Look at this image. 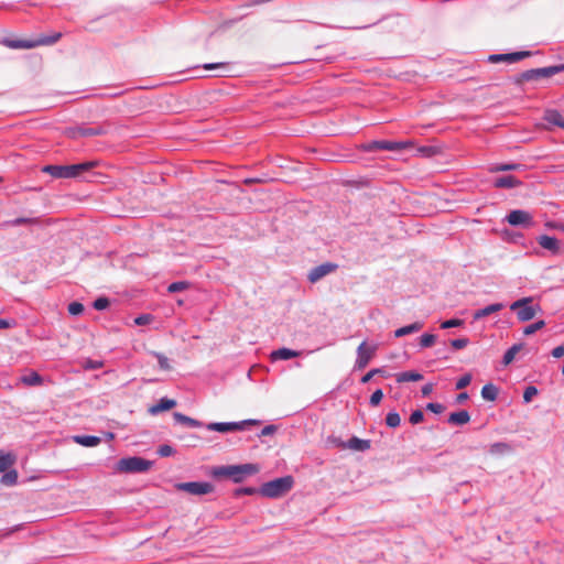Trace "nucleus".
I'll return each mask as SVG.
<instances>
[{"mask_svg": "<svg viewBox=\"0 0 564 564\" xmlns=\"http://www.w3.org/2000/svg\"><path fill=\"white\" fill-rule=\"evenodd\" d=\"M338 269V264L334 262H324L312 268L307 274V280L311 283H316L321 281L326 275L335 272Z\"/></svg>", "mask_w": 564, "mask_h": 564, "instance_id": "obj_14", "label": "nucleus"}, {"mask_svg": "<svg viewBox=\"0 0 564 564\" xmlns=\"http://www.w3.org/2000/svg\"><path fill=\"white\" fill-rule=\"evenodd\" d=\"M445 405L438 402H429L425 410L434 414H442L445 411Z\"/></svg>", "mask_w": 564, "mask_h": 564, "instance_id": "obj_57", "label": "nucleus"}, {"mask_svg": "<svg viewBox=\"0 0 564 564\" xmlns=\"http://www.w3.org/2000/svg\"><path fill=\"white\" fill-rule=\"evenodd\" d=\"M545 227L552 230H560L564 232V223L556 220H549L545 223Z\"/></svg>", "mask_w": 564, "mask_h": 564, "instance_id": "obj_62", "label": "nucleus"}, {"mask_svg": "<svg viewBox=\"0 0 564 564\" xmlns=\"http://www.w3.org/2000/svg\"><path fill=\"white\" fill-rule=\"evenodd\" d=\"M110 127L111 123L108 121L97 123L95 127H88L86 123H83V139L97 135H106L109 132Z\"/></svg>", "mask_w": 564, "mask_h": 564, "instance_id": "obj_17", "label": "nucleus"}, {"mask_svg": "<svg viewBox=\"0 0 564 564\" xmlns=\"http://www.w3.org/2000/svg\"><path fill=\"white\" fill-rule=\"evenodd\" d=\"M465 324L464 319L454 317L446 321H442L440 327L442 329H448V328H456V327H463Z\"/></svg>", "mask_w": 564, "mask_h": 564, "instance_id": "obj_46", "label": "nucleus"}, {"mask_svg": "<svg viewBox=\"0 0 564 564\" xmlns=\"http://www.w3.org/2000/svg\"><path fill=\"white\" fill-rule=\"evenodd\" d=\"M2 476L0 478V485L12 487L15 486L19 482V474L18 470L14 468H9L7 471L1 473Z\"/></svg>", "mask_w": 564, "mask_h": 564, "instance_id": "obj_34", "label": "nucleus"}, {"mask_svg": "<svg viewBox=\"0 0 564 564\" xmlns=\"http://www.w3.org/2000/svg\"><path fill=\"white\" fill-rule=\"evenodd\" d=\"M377 351V346H368L367 341L364 340L358 347H357V359L355 361L354 369L355 370H362L365 369L371 359L375 357Z\"/></svg>", "mask_w": 564, "mask_h": 564, "instance_id": "obj_12", "label": "nucleus"}, {"mask_svg": "<svg viewBox=\"0 0 564 564\" xmlns=\"http://www.w3.org/2000/svg\"><path fill=\"white\" fill-rule=\"evenodd\" d=\"M150 354L158 359L159 366L162 370H171L170 361L162 352L151 351Z\"/></svg>", "mask_w": 564, "mask_h": 564, "instance_id": "obj_49", "label": "nucleus"}, {"mask_svg": "<svg viewBox=\"0 0 564 564\" xmlns=\"http://www.w3.org/2000/svg\"><path fill=\"white\" fill-rule=\"evenodd\" d=\"M543 120L550 126L564 129V119L557 109L546 108L543 112Z\"/></svg>", "mask_w": 564, "mask_h": 564, "instance_id": "obj_22", "label": "nucleus"}, {"mask_svg": "<svg viewBox=\"0 0 564 564\" xmlns=\"http://www.w3.org/2000/svg\"><path fill=\"white\" fill-rule=\"evenodd\" d=\"M18 325L15 318H0V329L13 328Z\"/></svg>", "mask_w": 564, "mask_h": 564, "instance_id": "obj_60", "label": "nucleus"}, {"mask_svg": "<svg viewBox=\"0 0 564 564\" xmlns=\"http://www.w3.org/2000/svg\"><path fill=\"white\" fill-rule=\"evenodd\" d=\"M382 376L384 378H388L390 377L389 373L386 372L384 368H372L371 370H369L367 373H365L361 379H360V382L362 384H366L368 383L372 378H376V376Z\"/></svg>", "mask_w": 564, "mask_h": 564, "instance_id": "obj_38", "label": "nucleus"}, {"mask_svg": "<svg viewBox=\"0 0 564 564\" xmlns=\"http://www.w3.org/2000/svg\"><path fill=\"white\" fill-rule=\"evenodd\" d=\"M294 486V478L291 475L274 478L265 481L260 486V495L270 498L278 499L286 495Z\"/></svg>", "mask_w": 564, "mask_h": 564, "instance_id": "obj_5", "label": "nucleus"}, {"mask_svg": "<svg viewBox=\"0 0 564 564\" xmlns=\"http://www.w3.org/2000/svg\"><path fill=\"white\" fill-rule=\"evenodd\" d=\"M191 286L188 281H175L169 284L167 292L169 293H178L184 290H187Z\"/></svg>", "mask_w": 564, "mask_h": 564, "instance_id": "obj_45", "label": "nucleus"}, {"mask_svg": "<svg viewBox=\"0 0 564 564\" xmlns=\"http://www.w3.org/2000/svg\"><path fill=\"white\" fill-rule=\"evenodd\" d=\"M301 355V351L294 350L288 347H281L278 349H274L270 354V358L272 361L276 360H291L293 358H296Z\"/></svg>", "mask_w": 564, "mask_h": 564, "instance_id": "obj_19", "label": "nucleus"}, {"mask_svg": "<svg viewBox=\"0 0 564 564\" xmlns=\"http://www.w3.org/2000/svg\"><path fill=\"white\" fill-rule=\"evenodd\" d=\"M17 455L13 452L0 451V473L7 471L17 463Z\"/></svg>", "mask_w": 564, "mask_h": 564, "instance_id": "obj_30", "label": "nucleus"}, {"mask_svg": "<svg viewBox=\"0 0 564 564\" xmlns=\"http://www.w3.org/2000/svg\"><path fill=\"white\" fill-rule=\"evenodd\" d=\"M154 465L153 460L142 456H127L116 463L115 470L120 474H143Z\"/></svg>", "mask_w": 564, "mask_h": 564, "instance_id": "obj_6", "label": "nucleus"}, {"mask_svg": "<svg viewBox=\"0 0 564 564\" xmlns=\"http://www.w3.org/2000/svg\"><path fill=\"white\" fill-rule=\"evenodd\" d=\"M39 223H40L39 218L18 217L12 220L6 221V225L11 226V227H18V226H22V225H36Z\"/></svg>", "mask_w": 564, "mask_h": 564, "instance_id": "obj_40", "label": "nucleus"}, {"mask_svg": "<svg viewBox=\"0 0 564 564\" xmlns=\"http://www.w3.org/2000/svg\"><path fill=\"white\" fill-rule=\"evenodd\" d=\"M228 65H229V63L219 62V63H206L202 67L205 70H215V69H220V68H227Z\"/></svg>", "mask_w": 564, "mask_h": 564, "instance_id": "obj_61", "label": "nucleus"}, {"mask_svg": "<svg viewBox=\"0 0 564 564\" xmlns=\"http://www.w3.org/2000/svg\"><path fill=\"white\" fill-rule=\"evenodd\" d=\"M384 422L388 427L397 429L401 424L400 414L395 410H391L387 413Z\"/></svg>", "mask_w": 564, "mask_h": 564, "instance_id": "obj_39", "label": "nucleus"}, {"mask_svg": "<svg viewBox=\"0 0 564 564\" xmlns=\"http://www.w3.org/2000/svg\"><path fill=\"white\" fill-rule=\"evenodd\" d=\"M527 165L516 162L495 163L491 164L489 171L491 173L510 172V171H525Z\"/></svg>", "mask_w": 564, "mask_h": 564, "instance_id": "obj_23", "label": "nucleus"}, {"mask_svg": "<svg viewBox=\"0 0 564 564\" xmlns=\"http://www.w3.org/2000/svg\"><path fill=\"white\" fill-rule=\"evenodd\" d=\"M260 495V487H251V486H245V487H238L235 488L232 491V496L235 498H239L241 496H253V495Z\"/></svg>", "mask_w": 564, "mask_h": 564, "instance_id": "obj_37", "label": "nucleus"}, {"mask_svg": "<svg viewBox=\"0 0 564 564\" xmlns=\"http://www.w3.org/2000/svg\"><path fill=\"white\" fill-rule=\"evenodd\" d=\"M545 325L546 324H545L544 319H538V321L527 325L523 328V335L531 336V335L535 334L536 332L541 330L542 328H544Z\"/></svg>", "mask_w": 564, "mask_h": 564, "instance_id": "obj_41", "label": "nucleus"}, {"mask_svg": "<svg viewBox=\"0 0 564 564\" xmlns=\"http://www.w3.org/2000/svg\"><path fill=\"white\" fill-rule=\"evenodd\" d=\"M503 308H505V304L503 303H500V302L491 303V304L486 305L482 308L476 310L473 313V318H474V321H478V319L487 317V316H489L491 314L498 313V312H500Z\"/></svg>", "mask_w": 564, "mask_h": 564, "instance_id": "obj_21", "label": "nucleus"}, {"mask_svg": "<svg viewBox=\"0 0 564 564\" xmlns=\"http://www.w3.org/2000/svg\"><path fill=\"white\" fill-rule=\"evenodd\" d=\"M412 148L411 141H393V140H373L362 143L358 149L362 152H378V151H403Z\"/></svg>", "mask_w": 564, "mask_h": 564, "instance_id": "obj_8", "label": "nucleus"}, {"mask_svg": "<svg viewBox=\"0 0 564 564\" xmlns=\"http://www.w3.org/2000/svg\"><path fill=\"white\" fill-rule=\"evenodd\" d=\"M563 72L564 64H555L546 67L531 68L516 75L512 78V83L517 86H522L525 82H539L541 79L550 78Z\"/></svg>", "mask_w": 564, "mask_h": 564, "instance_id": "obj_4", "label": "nucleus"}, {"mask_svg": "<svg viewBox=\"0 0 564 564\" xmlns=\"http://www.w3.org/2000/svg\"><path fill=\"white\" fill-rule=\"evenodd\" d=\"M417 151L425 158H433L442 153V148L438 145H421Z\"/></svg>", "mask_w": 564, "mask_h": 564, "instance_id": "obj_42", "label": "nucleus"}, {"mask_svg": "<svg viewBox=\"0 0 564 564\" xmlns=\"http://www.w3.org/2000/svg\"><path fill=\"white\" fill-rule=\"evenodd\" d=\"M535 241L541 249L549 251L553 256H557L562 251V242L555 236L540 235Z\"/></svg>", "mask_w": 564, "mask_h": 564, "instance_id": "obj_15", "label": "nucleus"}, {"mask_svg": "<svg viewBox=\"0 0 564 564\" xmlns=\"http://www.w3.org/2000/svg\"><path fill=\"white\" fill-rule=\"evenodd\" d=\"M99 166L98 160H85L72 164H45L41 167V172L51 175L53 178H67L85 181L94 169Z\"/></svg>", "mask_w": 564, "mask_h": 564, "instance_id": "obj_1", "label": "nucleus"}, {"mask_svg": "<svg viewBox=\"0 0 564 564\" xmlns=\"http://www.w3.org/2000/svg\"><path fill=\"white\" fill-rule=\"evenodd\" d=\"M156 453L161 457H170L173 456L176 453V451L170 444H162L158 447Z\"/></svg>", "mask_w": 564, "mask_h": 564, "instance_id": "obj_51", "label": "nucleus"}, {"mask_svg": "<svg viewBox=\"0 0 564 564\" xmlns=\"http://www.w3.org/2000/svg\"><path fill=\"white\" fill-rule=\"evenodd\" d=\"M347 448L355 452H366L371 447L370 440H362L358 436L352 435L348 441H346Z\"/></svg>", "mask_w": 564, "mask_h": 564, "instance_id": "obj_25", "label": "nucleus"}, {"mask_svg": "<svg viewBox=\"0 0 564 564\" xmlns=\"http://www.w3.org/2000/svg\"><path fill=\"white\" fill-rule=\"evenodd\" d=\"M434 384L432 382L425 383L421 388L422 397H429L433 392Z\"/></svg>", "mask_w": 564, "mask_h": 564, "instance_id": "obj_64", "label": "nucleus"}, {"mask_svg": "<svg viewBox=\"0 0 564 564\" xmlns=\"http://www.w3.org/2000/svg\"><path fill=\"white\" fill-rule=\"evenodd\" d=\"M495 188H516L523 185V182L513 175H501L492 181Z\"/></svg>", "mask_w": 564, "mask_h": 564, "instance_id": "obj_18", "label": "nucleus"}, {"mask_svg": "<svg viewBox=\"0 0 564 564\" xmlns=\"http://www.w3.org/2000/svg\"><path fill=\"white\" fill-rule=\"evenodd\" d=\"M83 123L63 128V135L72 140L83 139Z\"/></svg>", "mask_w": 564, "mask_h": 564, "instance_id": "obj_36", "label": "nucleus"}, {"mask_svg": "<svg viewBox=\"0 0 564 564\" xmlns=\"http://www.w3.org/2000/svg\"><path fill=\"white\" fill-rule=\"evenodd\" d=\"M424 421V413L421 409L413 410L409 416V422L412 425H417Z\"/></svg>", "mask_w": 564, "mask_h": 564, "instance_id": "obj_53", "label": "nucleus"}, {"mask_svg": "<svg viewBox=\"0 0 564 564\" xmlns=\"http://www.w3.org/2000/svg\"><path fill=\"white\" fill-rule=\"evenodd\" d=\"M497 232L499 234L500 238L507 243L518 245L524 249L532 248L531 253H533L535 256L542 254L541 250L539 248L534 247V241L528 240L525 238L524 234L520 230L503 228L499 231L497 230Z\"/></svg>", "mask_w": 564, "mask_h": 564, "instance_id": "obj_9", "label": "nucleus"}, {"mask_svg": "<svg viewBox=\"0 0 564 564\" xmlns=\"http://www.w3.org/2000/svg\"><path fill=\"white\" fill-rule=\"evenodd\" d=\"M259 471L260 466L258 464L246 463L210 466L207 475L216 481L230 480L234 484H241L248 477L253 476Z\"/></svg>", "mask_w": 564, "mask_h": 564, "instance_id": "obj_2", "label": "nucleus"}, {"mask_svg": "<svg viewBox=\"0 0 564 564\" xmlns=\"http://www.w3.org/2000/svg\"><path fill=\"white\" fill-rule=\"evenodd\" d=\"M424 324L422 322H414L409 325H404L394 330V337L400 338L406 335H411L417 333L423 328Z\"/></svg>", "mask_w": 564, "mask_h": 564, "instance_id": "obj_29", "label": "nucleus"}, {"mask_svg": "<svg viewBox=\"0 0 564 564\" xmlns=\"http://www.w3.org/2000/svg\"><path fill=\"white\" fill-rule=\"evenodd\" d=\"M468 344H469V339L467 337H459V338L452 339L449 341V345L454 350H460V349L467 347Z\"/></svg>", "mask_w": 564, "mask_h": 564, "instance_id": "obj_56", "label": "nucleus"}, {"mask_svg": "<svg viewBox=\"0 0 564 564\" xmlns=\"http://www.w3.org/2000/svg\"><path fill=\"white\" fill-rule=\"evenodd\" d=\"M480 394L485 401L494 402L498 398L499 389L494 383H487L481 388Z\"/></svg>", "mask_w": 564, "mask_h": 564, "instance_id": "obj_35", "label": "nucleus"}, {"mask_svg": "<svg viewBox=\"0 0 564 564\" xmlns=\"http://www.w3.org/2000/svg\"><path fill=\"white\" fill-rule=\"evenodd\" d=\"M73 441L84 447H95L101 443V437L96 435L79 434L74 435Z\"/></svg>", "mask_w": 564, "mask_h": 564, "instance_id": "obj_26", "label": "nucleus"}, {"mask_svg": "<svg viewBox=\"0 0 564 564\" xmlns=\"http://www.w3.org/2000/svg\"><path fill=\"white\" fill-rule=\"evenodd\" d=\"M471 380H473L471 373L467 372V373L463 375L455 382V389L456 390L465 389L466 387H468L470 384Z\"/></svg>", "mask_w": 564, "mask_h": 564, "instance_id": "obj_50", "label": "nucleus"}, {"mask_svg": "<svg viewBox=\"0 0 564 564\" xmlns=\"http://www.w3.org/2000/svg\"><path fill=\"white\" fill-rule=\"evenodd\" d=\"M470 421V413L467 410H457L447 416V423L453 426H463Z\"/></svg>", "mask_w": 564, "mask_h": 564, "instance_id": "obj_20", "label": "nucleus"}, {"mask_svg": "<svg viewBox=\"0 0 564 564\" xmlns=\"http://www.w3.org/2000/svg\"><path fill=\"white\" fill-rule=\"evenodd\" d=\"M111 301L108 296L100 295L96 297L91 305L96 311H105L110 307Z\"/></svg>", "mask_w": 564, "mask_h": 564, "instance_id": "obj_43", "label": "nucleus"}, {"mask_svg": "<svg viewBox=\"0 0 564 564\" xmlns=\"http://www.w3.org/2000/svg\"><path fill=\"white\" fill-rule=\"evenodd\" d=\"M173 419L176 423L185 425L187 427H192V429L205 427V425H206L204 422L193 419L191 416H187L181 412H174Z\"/></svg>", "mask_w": 564, "mask_h": 564, "instance_id": "obj_24", "label": "nucleus"}, {"mask_svg": "<svg viewBox=\"0 0 564 564\" xmlns=\"http://www.w3.org/2000/svg\"><path fill=\"white\" fill-rule=\"evenodd\" d=\"M176 405L177 401L175 399L163 397L159 399L156 403L149 406L148 413L151 415H158L160 413L173 410Z\"/></svg>", "mask_w": 564, "mask_h": 564, "instance_id": "obj_16", "label": "nucleus"}, {"mask_svg": "<svg viewBox=\"0 0 564 564\" xmlns=\"http://www.w3.org/2000/svg\"><path fill=\"white\" fill-rule=\"evenodd\" d=\"M539 394V390L533 384H529L524 388V391H523V402L524 403H530L532 402V400L534 399V397H536Z\"/></svg>", "mask_w": 564, "mask_h": 564, "instance_id": "obj_47", "label": "nucleus"}, {"mask_svg": "<svg viewBox=\"0 0 564 564\" xmlns=\"http://www.w3.org/2000/svg\"><path fill=\"white\" fill-rule=\"evenodd\" d=\"M551 356L556 358V359L562 358L564 356V344L554 347L551 350Z\"/></svg>", "mask_w": 564, "mask_h": 564, "instance_id": "obj_63", "label": "nucleus"}, {"mask_svg": "<svg viewBox=\"0 0 564 564\" xmlns=\"http://www.w3.org/2000/svg\"><path fill=\"white\" fill-rule=\"evenodd\" d=\"M502 221L508 223L513 228L522 229H530L535 225L533 215L525 209L509 210Z\"/></svg>", "mask_w": 564, "mask_h": 564, "instance_id": "obj_10", "label": "nucleus"}, {"mask_svg": "<svg viewBox=\"0 0 564 564\" xmlns=\"http://www.w3.org/2000/svg\"><path fill=\"white\" fill-rule=\"evenodd\" d=\"M104 367V361L101 360H94V359H90V358H87L84 364H83V368L85 370H98L100 368Z\"/></svg>", "mask_w": 564, "mask_h": 564, "instance_id": "obj_55", "label": "nucleus"}, {"mask_svg": "<svg viewBox=\"0 0 564 564\" xmlns=\"http://www.w3.org/2000/svg\"><path fill=\"white\" fill-rule=\"evenodd\" d=\"M532 55L531 51H516L510 53L490 54L488 56L489 63H508L514 64Z\"/></svg>", "mask_w": 564, "mask_h": 564, "instance_id": "obj_13", "label": "nucleus"}, {"mask_svg": "<svg viewBox=\"0 0 564 564\" xmlns=\"http://www.w3.org/2000/svg\"><path fill=\"white\" fill-rule=\"evenodd\" d=\"M67 311L72 316H79L84 313L85 306L78 301H72L67 306Z\"/></svg>", "mask_w": 564, "mask_h": 564, "instance_id": "obj_48", "label": "nucleus"}, {"mask_svg": "<svg viewBox=\"0 0 564 564\" xmlns=\"http://www.w3.org/2000/svg\"><path fill=\"white\" fill-rule=\"evenodd\" d=\"M395 379L398 383L416 382L423 379V375L416 370H408L397 373Z\"/></svg>", "mask_w": 564, "mask_h": 564, "instance_id": "obj_33", "label": "nucleus"}, {"mask_svg": "<svg viewBox=\"0 0 564 564\" xmlns=\"http://www.w3.org/2000/svg\"><path fill=\"white\" fill-rule=\"evenodd\" d=\"M383 397H384V394L381 389L375 390L369 398L370 406H373V408L378 406L381 403Z\"/></svg>", "mask_w": 564, "mask_h": 564, "instance_id": "obj_54", "label": "nucleus"}, {"mask_svg": "<svg viewBox=\"0 0 564 564\" xmlns=\"http://www.w3.org/2000/svg\"><path fill=\"white\" fill-rule=\"evenodd\" d=\"M276 431H278V425H275V424H268V425L262 427V430L258 434V437L272 436V435H274L276 433Z\"/></svg>", "mask_w": 564, "mask_h": 564, "instance_id": "obj_59", "label": "nucleus"}, {"mask_svg": "<svg viewBox=\"0 0 564 564\" xmlns=\"http://www.w3.org/2000/svg\"><path fill=\"white\" fill-rule=\"evenodd\" d=\"M524 347V344L523 343H517V344H513L511 347H509L503 356H502V359H501V364L502 366L507 367L509 366L516 358V355L521 351Z\"/></svg>", "mask_w": 564, "mask_h": 564, "instance_id": "obj_32", "label": "nucleus"}, {"mask_svg": "<svg viewBox=\"0 0 564 564\" xmlns=\"http://www.w3.org/2000/svg\"><path fill=\"white\" fill-rule=\"evenodd\" d=\"M533 301L532 296H524L510 304V311L517 314L519 322H530L535 317L536 313L542 312V307L539 304H533Z\"/></svg>", "mask_w": 564, "mask_h": 564, "instance_id": "obj_7", "label": "nucleus"}, {"mask_svg": "<svg viewBox=\"0 0 564 564\" xmlns=\"http://www.w3.org/2000/svg\"><path fill=\"white\" fill-rule=\"evenodd\" d=\"M19 380L26 387H39L44 382L43 377L35 370H31L29 373L21 376Z\"/></svg>", "mask_w": 564, "mask_h": 564, "instance_id": "obj_27", "label": "nucleus"}, {"mask_svg": "<svg viewBox=\"0 0 564 564\" xmlns=\"http://www.w3.org/2000/svg\"><path fill=\"white\" fill-rule=\"evenodd\" d=\"M208 431L218 432L223 434L234 433V422H210L205 425Z\"/></svg>", "mask_w": 564, "mask_h": 564, "instance_id": "obj_31", "label": "nucleus"}, {"mask_svg": "<svg viewBox=\"0 0 564 564\" xmlns=\"http://www.w3.org/2000/svg\"><path fill=\"white\" fill-rule=\"evenodd\" d=\"M61 39L62 33L54 32L51 35H41L36 39L30 40L3 37L0 43L12 50H31L37 46L53 45Z\"/></svg>", "mask_w": 564, "mask_h": 564, "instance_id": "obj_3", "label": "nucleus"}, {"mask_svg": "<svg viewBox=\"0 0 564 564\" xmlns=\"http://www.w3.org/2000/svg\"><path fill=\"white\" fill-rule=\"evenodd\" d=\"M327 443L332 444L334 447L339 448V449L347 448V445H345L346 441H343L340 437H337L335 435H329L327 437Z\"/></svg>", "mask_w": 564, "mask_h": 564, "instance_id": "obj_58", "label": "nucleus"}, {"mask_svg": "<svg viewBox=\"0 0 564 564\" xmlns=\"http://www.w3.org/2000/svg\"><path fill=\"white\" fill-rule=\"evenodd\" d=\"M174 488L177 491L186 492L193 496H204L212 494L215 490V486L209 481L176 482Z\"/></svg>", "mask_w": 564, "mask_h": 564, "instance_id": "obj_11", "label": "nucleus"}, {"mask_svg": "<svg viewBox=\"0 0 564 564\" xmlns=\"http://www.w3.org/2000/svg\"><path fill=\"white\" fill-rule=\"evenodd\" d=\"M436 335L424 333L419 337V345L421 348H430L436 343Z\"/></svg>", "mask_w": 564, "mask_h": 564, "instance_id": "obj_44", "label": "nucleus"}, {"mask_svg": "<svg viewBox=\"0 0 564 564\" xmlns=\"http://www.w3.org/2000/svg\"><path fill=\"white\" fill-rule=\"evenodd\" d=\"M512 445L507 442H496L488 448V453L494 456H505L512 452Z\"/></svg>", "mask_w": 564, "mask_h": 564, "instance_id": "obj_28", "label": "nucleus"}, {"mask_svg": "<svg viewBox=\"0 0 564 564\" xmlns=\"http://www.w3.org/2000/svg\"><path fill=\"white\" fill-rule=\"evenodd\" d=\"M153 321H154V316L152 314L143 313V314L138 315L134 318V324L137 326H145V325H149L150 323H152Z\"/></svg>", "mask_w": 564, "mask_h": 564, "instance_id": "obj_52", "label": "nucleus"}]
</instances>
